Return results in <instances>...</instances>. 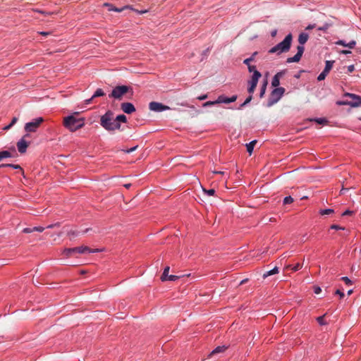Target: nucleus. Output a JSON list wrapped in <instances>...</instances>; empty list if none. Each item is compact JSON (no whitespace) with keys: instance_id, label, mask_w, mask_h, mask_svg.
Masks as SVG:
<instances>
[{"instance_id":"obj_1","label":"nucleus","mask_w":361,"mask_h":361,"mask_svg":"<svg viewBox=\"0 0 361 361\" xmlns=\"http://www.w3.org/2000/svg\"><path fill=\"white\" fill-rule=\"evenodd\" d=\"M100 125L107 131L120 130L121 123L114 121V112L108 110L100 118Z\"/></svg>"},{"instance_id":"obj_2","label":"nucleus","mask_w":361,"mask_h":361,"mask_svg":"<svg viewBox=\"0 0 361 361\" xmlns=\"http://www.w3.org/2000/svg\"><path fill=\"white\" fill-rule=\"evenodd\" d=\"M293 41V35L291 33L288 34L283 40L269 50V54H276L280 55L282 53L288 52L291 47Z\"/></svg>"},{"instance_id":"obj_3","label":"nucleus","mask_w":361,"mask_h":361,"mask_svg":"<svg viewBox=\"0 0 361 361\" xmlns=\"http://www.w3.org/2000/svg\"><path fill=\"white\" fill-rule=\"evenodd\" d=\"M64 126L71 132H75L85 126L84 118H76L73 114L65 117Z\"/></svg>"},{"instance_id":"obj_4","label":"nucleus","mask_w":361,"mask_h":361,"mask_svg":"<svg viewBox=\"0 0 361 361\" xmlns=\"http://www.w3.org/2000/svg\"><path fill=\"white\" fill-rule=\"evenodd\" d=\"M133 93V89L130 86L117 85L113 88L111 94H109V97L115 99H121L123 95L129 94L130 97H132Z\"/></svg>"},{"instance_id":"obj_5","label":"nucleus","mask_w":361,"mask_h":361,"mask_svg":"<svg viewBox=\"0 0 361 361\" xmlns=\"http://www.w3.org/2000/svg\"><path fill=\"white\" fill-rule=\"evenodd\" d=\"M100 250L99 249H91L87 246H80L76 247L71 248H66L63 250V253L66 256L70 257L73 254L79 253V254H92L99 252Z\"/></svg>"},{"instance_id":"obj_6","label":"nucleus","mask_w":361,"mask_h":361,"mask_svg":"<svg viewBox=\"0 0 361 361\" xmlns=\"http://www.w3.org/2000/svg\"><path fill=\"white\" fill-rule=\"evenodd\" d=\"M285 92L284 87H276L271 90L269 97L268 99L267 103L266 106L267 107H271L276 103H277L281 98L283 97Z\"/></svg>"},{"instance_id":"obj_7","label":"nucleus","mask_w":361,"mask_h":361,"mask_svg":"<svg viewBox=\"0 0 361 361\" xmlns=\"http://www.w3.org/2000/svg\"><path fill=\"white\" fill-rule=\"evenodd\" d=\"M42 117H37L32 119V121L25 123V130L28 133L36 132L39 125L43 122Z\"/></svg>"},{"instance_id":"obj_8","label":"nucleus","mask_w":361,"mask_h":361,"mask_svg":"<svg viewBox=\"0 0 361 361\" xmlns=\"http://www.w3.org/2000/svg\"><path fill=\"white\" fill-rule=\"evenodd\" d=\"M262 77L260 72H255V75H252L250 80L248 81L247 92L249 94H253L254 91L257 85L259 78Z\"/></svg>"},{"instance_id":"obj_9","label":"nucleus","mask_w":361,"mask_h":361,"mask_svg":"<svg viewBox=\"0 0 361 361\" xmlns=\"http://www.w3.org/2000/svg\"><path fill=\"white\" fill-rule=\"evenodd\" d=\"M305 50L303 44H300L297 47V53L292 57H288L286 59V63H297L299 62Z\"/></svg>"},{"instance_id":"obj_10","label":"nucleus","mask_w":361,"mask_h":361,"mask_svg":"<svg viewBox=\"0 0 361 361\" xmlns=\"http://www.w3.org/2000/svg\"><path fill=\"white\" fill-rule=\"evenodd\" d=\"M334 62L335 61L333 60L326 61L325 67H324V70L317 76V80L322 81L325 79L326 75L329 74V71L331 70Z\"/></svg>"},{"instance_id":"obj_11","label":"nucleus","mask_w":361,"mask_h":361,"mask_svg":"<svg viewBox=\"0 0 361 361\" xmlns=\"http://www.w3.org/2000/svg\"><path fill=\"white\" fill-rule=\"evenodd\" d=\"M149 109L152 111L162 112L166 110H169L170 107L158 102H151L149 104Z\"/></svg>"},{"instance_id":"obj_12","label":"nucleus","mask_w":361,"mask_h":361,"mask_svg":"<svg viewBox=\"0 0 361 361\" xmlns=\"http://www.w3.org/2000/svg\"><path fill=\"white\" fill-rule=\"evenodd\" d=\"M30 134L26 133L17 142V148L18 152L20 154H24L26 152L27 148L29 145V142L25 140L26 137H29Z\"/></svg>"},{"instance_id":"obj_13","label":"nucleus","mask_w":361,"mask_h":361,"mask_svg":"<svg viewBox=\"0 0 361 361\" xmlns=\"http://www.w3.org/2000/svg\"><path fill=\"white\" fill-rule=\"evenodd\" d=\"M344 97H348L353 99V101H349L350 103V107H361V96L353 93L346 92L344 94Z\"/></svg>"},{"instance_id":"obj_14","label":"nucleus","mask_w":361,"mask_h":361,"mask_svg":"<svg viewBox=\"0 0 361 361\" xmlns=\"http://www.w3.org/2000/svg\"><path fill=\"white\" fill-rule=\"evenodd\" d=\"M238 98L237 95H233L230 97L225 96L224 94L219 95L217 97V102L218 104H229L232 103L236 101Z\"/></svg>"},{"instance_id":"obj_15","label":"nucleus","mask_w":361,"mask_h":361,"mask_svg":"<svg viewBox=\"0 0 361 361\" xmlns=\"http://www.w3.org/2000/svg\"><path fill=\"white\" fill-rule=\"evenodd\" d=\"M121 108L126 114H130L136 111L134 104L131 102H123L121 104Z\"/></svg>"},{"instance_id":"obj_16","label":"nucleus","mask_w":361,"mask_h":361,"mask_svg":"<svg viewBox=\"0 0 361 361\" xmlns=\"http://www.w3.org/2000/svg\"><path fill=\"white\" fill-rule=\"evenodd\" d=\"M104 6L106 7L108 11H115V12H121L126 9H133L132 6H124L121 8H117L114 6L112 4L110 3H104Z\"/></svg>"},{"instance_id":"obj_17","label":"nucleus","mask_w":361,"mask_h":361,"mask_svg":"<svg viewBox=\"0 0 361 361\" xmlns=\"http://www.w3.org/2000/svg\"><path fill=\"white\" fill-rule=\"evenodd\" d=\"M336 44L346 47L350 49H353L356 45V42L355 40H351L348 43H346L345 41L343 39H339L336 42Z\"/></svg>"},{"instance_id":"obj_18","label":"nucleus","mask_w":361,"mask_h":361,"mask_svg":"<svg viewBox=\"0 0 361 361\" xmlns=\"http://www.w3.org/2000/svg\"><path fill=\"white\" fill-rule=\"evenodd\" d=\"M4 167H9V168H12L13 169H20L22 171L23 175L24 176L23 169L18 164H0V169L4 168Z\"/></svg>"},{"instance_id":"obj_19","label":"nucleus","mask_w":361,"mask_h":361,"mask_svg":"<svg viewBox=\"0 0 361 361\" xmlns=\"http://www.w3.org/2000/svg\"><path fill=\"white\" fill-rule=\"evenodd\" d=\"M308 37H309V35L307 33H305V32H302L299 35V37H298V42H299V44H303L305 43H306V42L307 41L308 39Z\"/></svg>"},{"instance_id":"obj_20","label":"nucleus","mask_w":361,"mask_h":361,"mask_svg":"<svg viewBox=\"0 0 361 361\" xmlns=\"http://www.w3.org/2000/svg\"><path fill=\"white\" fill-rule=\"evenodd\" d=\"M256 142H257V140H252L251 142H250L249 143L246 144L247 152L249 153L250 155L252 154Z\"/></svg>"},{"instance_id":"obj_21","label":"nucleus","mask_w":361,"mask_h":361,"mask_svg":"<svg viewBox=\"0 0 361 361\" xmlns=\"http://www.w3.org/2000/svg\"><path fill=\"white\" fill-rule=\"evenodd\" d=\"M14 156L8 150H3L0 152V161L4 159L13 157Z\"/></svg>"},{"instance_id":"obj_22","label":"nucleus","mask_w":361,"mask_h":361,"mask_svg":"<svg viewBox=\"0 0 361 361\" xmlns=\"http://www.w3.org/2000/svg\"><path fill=\"white\" fill-rule=\"evenodd\" d=\"M279 273V268L277 267H274L273 269H271L269 271H266L263 274V278L265 279L269 276L276 274Z\"/></svg>"},{"instance_id":"obj_23","label":"nucleus","mask_w":361,"mask_h":361,"mask_svg":"<svg viewBox=\"0 0 361 361\" xmlns=\"http://www.w3.org/2000/svg\"><path fill=\"white\" fill-rule=\"evenodd\" d=\"M334 212V210L331 208L321 209L319 210V214L322 216L333 214Z\"/></svg>"},{"instance_id":"obj_24","label":"nucleus","mask_w":361,"mask_h":361,"mask_svg":"<svg viewBox=\"0 0 361 361\" xmlns=\"http://www.w3.org/2000/svg\"><path fill=\"white\" fill-rule=\"evenodd\" d=\"M267 84H268L267 80H264V82L262 83V85H261L259 95L260 98H262L264 96Z\"/></svg>"},{"instance_id":"obj_25","label":"nucleus","mask_w":361,"mask_h":361,"mask_svg":"<svg viewBox=\"0 0 361 361\" xmlns=\"http://www.w3.org/2000/svg\"><path fill=\"white\" fill-rule=\"evenodd\" d=\"M311 121L316 122L320 125H326L329 123V121L326 118H314Z\"/></svg>"},{"instance_id":"obj_26","label":"nucleus","mask_w":361,"mask_h":361,"mask_svg":"<svg viewBox=\"0 0 361 361\" xmlns=\"http://www.w3.org/2000/svg\"><path fill=\"white\" fill-rule=\"evenodd\" d=\"M115 122L118 123H126L127 122V117L124 114H119L116 116L114 118Z\"/></svg>"},{"instance_id":"obj_27","label":"nucleus","mask_w":361,"mask_h":361,"mask_svg":"<svg viewBox=\"0 0 361 361\" xmlns=\"http://www.w3.org/2000/svg\"><path fill=\"white\" fill-rule=\"evenodd\" d=\"M257 54H258L257 51L253 52L252 54V55L250 56V57L244 59L243 63L245 64V65L250 64V62L253 61L255 60V58L257 55Z\"/></svg>"},{"instance_id":"obj_28","label":"nucleus","mask_w":361,"mask_h":361,"mask_svg":"<svg viewBox=\"0 0 361 361\" xmlns=\"http://www.w3.org/2000/svg\"><path fill=\"white\" fill-rule=\"evenodd\" d=\"M169 269H170V267L169 266H167V267H166L164 268L163 274H162V275L161 276V280L162 281H166V278L169 276Z\"/></svg>"},{"instance_id":"obj_29","label":"nucleus","mask_w":361,"mask_h":361,"mask_svg":"<svg viewBox=\"0 0 361 361\" xmlns=\"http://www.w3.org/2000/svg\"><path fill=\"white\" fill-rule=\"evenodd\" d=\"M226 349V347L225 345L217 346L216 348H214V349L211 352V355L216 354V353H222V352H224Z\"/></svg>"},{"instance_id":"obj_30","label":"nucleus","mask_w":361,"mask_h":361,"mask_svg":"<svg viewBox=\"0 0 361 361\" xmlns=\"http://www.w3.org/2000/svg\"><path fill=\"white\" fill-rule=\"evenodd\" d=\"M280 80L278 78L277 75H274L271 80V85L274 87H279Z\"/></svg>"},{"instance_id":"obj_31","label":"nucleus","mask_w":361,"mask_h":361,"mask_svg":"<svg viewBox=\"0 0 361 361\" xmlns=\"http://www.w3.org/2000/svg\"><path fill=\"white\" fill-rule=\"evenodd\" d=\"M301 268H302V265L300 263H297L294 266L289 264L286 267V269H290L293 270V271H297L300 270Z\"/></svg>"},{"instance_id":"obj_32","label":"nucleus","mask_w":361,"mask_h":361,"mask_svg":"<svg viewBox=\"0 0 361 361\" xmlns=\"http://www.w3.org/2000/svg\"><path fill=\"white\" fill-rule=\"evenodd\" d=\"M105 94L104 90L101 88H98L92 95V98H96L98 97H102Z\"/></svg>"},{"instance_id":"obj_33","label":"nucleus","mask_w":361,"mask_h":361,"mask_svg":"<svg viewBox=\"0 0 361 361\" xmlns=\"http://www.w3.org/2000/svg\"><path fill=\"white\" fill-rule=\"evenodd\" d=\"M332 25V23H325L322 26L317 27L319 31L326 32V30Z\"/></svg>"},{"instance_id":"obj_34","label":"nucleus","mask_w":361,"mask_h":361,"mask_svg":"<svg viewBox=\"0 0 361 361\" xmlns=\"http://www.w3.org/2000/svg\"><path fill=\"white\" fill-rule=\"evenodd\" d=\"M202 190H203L204 193L208 196H213L216 193L215 190L213 188H211V189L202 188Z\"/></svg>"},{"instance_id":"obj_35","label":"nucleus","mask_w":361,"mask_h":361,"mask_svg":"<svg viewBox=\"0 0 361 361\" xmlns=\"http://www.w3.org/2000/svg\"><path fill=\"white\" fill-rule=\"evenodd\" d=\"M67 235L71 239H73L79 235V232L77 231L70 230L67 232Z\"/></svg>"},{"instance_id":"obj_36","label":"nucleus","mask_w":361,"mask_h":361,"mask_svg":"<svg viewBox=\"0 0 361 361\" xmlns=\"http://www.w3.org/2000/svg\"><path fill=\"white\" fill-rule=\"evenodd\" d=\"M341 280H342L348 286H351L353 283V281L348 276H342Z\"/></svg>"},{"instance_id":"obj_37","label":"nucleus","mask_w":361,"mask_h":361,"mask_svg":"<svg viewBox=\"0 0 361 361\" xmlns=\"http://www.w3.org/2000/svg\"><path fill=\"white\" fill-rule=\"evenodd\" d=\"M294 201L293 198L291 196H286L284 197L283 200V203L284 204H291Z\"/></svg>"},{"instance_id":"obj_38","label":"nucleus","mask_w":361,"mask_h":361,"mask_svg":"<svg viewBox=\"0 0 361 361\" xmlns=\"http://www.w3.org/2000/svg\"><path fill=\"white\" fill-rule=\"evenodd\" d=\"M247 66L248 71L250 73H253L252 75H255V72H259V71L257 70V68L255 65L249 64V65H247Z\"/></svg>"},{"instance_id":"obj_39","label":"nucleus","mask_w":361,"mask_h":361,"mask_svg":"<svg viewBox=\"0 0 361 361\" xmlns=\"http://www.w3.org/2000/svg\"><path fill=\"white\" fill-rule=\"evenodd\" d=\"M336 104L338 105V106H350V103L349 101H344V100H338L336 101Z\"/></svg>"},{"instance_id":"obj_40","label":"nucleus","mask_w":361,"mask_h":361,"mask_svg":"<svg viewBox=\"0 0 361 361\" xmlns=\"http://www.w3.org/2000/svg\"><path fill=\"white\" fill-rule=\"evenodd\" d=\"M317 321L318 324L321 326H324L326 324V322L324 321V315L318 317L317 318Z\"/></svg>"},{"instance_id":"obj_41","label":"nucleus","mask_w":361,"mask_h":361,"mask_svg":"<svg viewBox=\"0 0 361 361\" xmlns=\"http://www.w3.org/2000/svg\"><path fill=\"white\" fill-rule=\"evenodd\" d=\"M138 147V145H135L131 148H129V149H121L123 152L126 153V154H129V153H131L134 151H135Z\"/></svg>"},{"instance_id":"obj_42","label":"nucleus","mask_w":361,"mask_h":361,"mask_svg":"<svg viewBox=\"0 0 361 361\" xmlns=\"http://www.w3.org/2000/svg\"><path fill=\"white\" fill-rule=\"evenodd\" d=\"M330 229L337 230V231H344L345 228L342 227L337 224H333L330 226Z\"/></svg>"},{"instance_id":"obj_43","label":"nucleus","mask_w":361,"mask_h":361,"mask_svg":"<svg viewBox=\"0 0 361 361\" xmlns=\"http://www.w3.org/2000/svg\"><path fill=\"white\" fill-rule=\"evenodd\" d=\"M214 104H218L217 99L214 101H208V102H205L204 104H203V106H204V107L209 106H212Z\"/></svg>"},{"instance_id":"obj_44","label":"nucleus","mask_w":361,"mask_h":361,"mask_svg":"<svg viewBox=\"0 0 361 361\" xmlns=\"http://www.w3.org/2000/svg\"><path fill=\"white\" fill-rule=\"evenodd\" d=\"M178 279H179L178 276L171 274L168 276V277L166 278V281H175Z\"/></svg>"},{"instance_id":"obj_45","label":"nucleus","mask_w":361,"mask_h":361,"mask_svg":"<svg viewBox=\"0 0 361 361\" xmlns=\"http://www.w3.org/2000/svg\"><path fill=\"white\" fill-rule=\"evenodd\" d=\"M45 227H43V226H34L32 227V230H34V231H37V232H43L44 230H45Z\"/></svg>"},{"instance_id":"obj_46","label":"nucleus","mask_w":361,"mask_h":361,"mask_svg":"<svg viewBox=\"0 0 361 361\" xmlns=\"http://www.w3.org/2000/svg\"><path fill=\"white\" fill-rule=\"evenodd\" d=\"M286 72V70H282L279 72H277L274 75H277L278 78L280 80L281 78H282Z\"/></svg>"},{"instance_id":"obj_47","label":"nucleus","mask_w":361,"mask_h":361,"mask_svg":"<svg viewBox=\"0 0 361 361\" xmlns=\"http://www.w3.org/2000/svg\"><path fill=\"white\" fill-rule=\"evenodd\" d=\"M335 295H339V298L341 299L343 298L344 296H345V294L343 291H341L340 289H337L336 291H335Z\"/></svg>"},{"instance_id":"obj_48","label":"nucleus","mask_w":361,"mask_h":361,"mask_svg":"<svg viewBox=\"0 0 361 361\" xmlns=\"http://www.w3.org/2000/svg\"><path fill=\"white\" fill-rule=\"evenodd\" d=\"M60 223L59 222H56L55 224H49L48 225L47 227H45L46 228H53L54 227H59L60 226Z\"/></svg>"},{"instance_id":"obj_49","label":"nucleus","mask_w":361,"mask_h":361,"mask_svg":"<svg viewBox=\"0 0 361 361\" xmlns=\"http://www.w3.org/2000/svg\"><path fill=\"white\" fill-rule=\"evenodd\" d=\"M132 11H135L136 13L137 14H144V13H146L147 12V10H141V11H139V10H137L134 8H133V9H131Z\"/></svg>"},{"instance_id":"obj_50","label":"nucleus","mask_w":361,"mask_h":361,"mask_svg":"<svg viewBox=\"0 0 361 361\" xmlns=\"http://www.w3.org/2000/svg\"><path fill=\"white\" fill-rule=\"evenodd\" d=\"M23 232L25 233H32L34 232V230H32V228H25L23 230Z\"/></svg>"},{"instance_id":"obj_51","label":"nucleus","mask_w":361,"mask_h":361,"mask_svg":"<svg viewBox=\"0 0 361 361\" xmlns=\"http://www.w3.org/2000/svg\"><path fill=\"white\" fill-rule=\"evenodd\" d=\"M321 291H322V288L319 286H314V293L315 294H319L321 293Z\"/></svg>"},{"instance_id":"obj_52","label":"nucleus","mask_w":361,"mask_h":361,"mask_svg":"<svg viewBox=\"0 0 361 361\" xmlns=\"http://www.w3.org/2000/svg\"><path fill=\"white\" fill-rule=\"evenodd\" d=\"M353 213V211L350 210V209H346L345 210L343 213H342V216H348V215H350Z\"/></svg>"},{"instance_id":"obj_53","label":"nucleus","mask_w":361,"mask_h":361,"mask_svg":"<svg viewBox=\"0 0 361 361\" xmlns=\"http://www.w3.org/2000/svg\"><path fill=\"white\" fill-rule=\"evenodd\" d=\"M252 98H253L252 94H249V96L245 100V104H249L252 101Z\"/></svg>"},{"instance_id":"obj_54","label":"nucleus","mask_w":361,"mask_h":361,"mask_svg":"<svg viewBox=\"0 0 361 361\" xmlns=\"http://www.w3.org/2000/svg\"><path fill=\"white\" fill-rule=\"evenodd\" d=\"M354 70H355V66H354V65H350V66H348V71L349 73L353 72Z\"/></svg>"},{"instance_id":"obj_55","label":"nucleus","mask_w":361,"mask_h":361,"mask_svg":"<svg viewBox=\"0 0 361 361\" xmlns=\"http://www.w3.org/2000/svg\"><path fill=\"white\" fill-rule=\"evenodd\" d=\"M207 98V94H202V95L199 96L197 97V99H199V100H204Z\"/></svg>"},{"instance_id":"obj_56","label":"nucleus","mask_w":361,"mask_h":361,"mask_svg":"<svg viewBox=\"0 0 361 361\" xmlns=\"http://www.w3.org/2000/svg\"><path fill=\"white\" fill-rule=\"evenodd\" d=\"M93 99L94 98H92V96L90 98L85 99V104H90L92 102V101L93 100Z\"/></svg>"},{"instance_id":"obj_57","label":"nucleus","mask_w":361,"mask_h":361,"mask_svg":"<svg viewBox=\"0 0 361 361\" xmlns=\"http://www.w3.org/2000/svg\"><path fill=\"white\" fill-rule=\"evenodd\" d=\"M18 121V118L17 117H13L11 120V122L10 123V124L13 126Z\"/></svg>"},{"instance_id":"obj_58","label":"nucleus","mask_w":361,"mask_h":361,"mask_svg":"<svg viewBox=\"0 0 361 361\" xmlns=\"http://www.w3.org/2000/svg\"><path fill=\"white\" fill-rule=\"evenodd\" d=\"M315 27V24H309L307 27H306V30H312L313 28Z\"/></svg>"},{"instance_id":"obj_59","label":"nucleus","mask_w":361,"mask_h":361,"mask_svg":"<svg viewBox=\"0 0 361 361\" xmlns=\"http://www.w3.org/2000/svg\"><path fill=\"white\" fill-rule=\"evenodd\" d=\"M303 72H304V71H303V70H300V71L297 74H295V75H294V77H295V78H300V74H301L302 73H303Z\"/></svg>"},{"instance_id":"obj_60","label":"nucleus","mask_w":361,"mask_h":361,"mask_svg":"<svg viewBox=\"0 0 361 361\" xmlns=\"http://www.w3.org/2000/svg\"><path fill=\"white\" fill-rule=\"evenodd\" d=\"M39 33L43 36H47L51 34V32H44V31L39 32Z\"/></svg>"},{"instance_id":"obj_61","label":"nucleus","mask_w":361,"mask_h":361,"mask_svg":"<svg viewBox=\"0 0 361 361\" xmlns=\"http://www.w3.org/2000/svg\"><path fill=\"white\" fill-rule=\"evenodd\" d=\"M11 127H12V126L9 123L8 125L4 126L3 128V129L5 130H7L10 129Z\"/></svg>"},{"instance_id":"obj_62","label":"nucleus","mask_w":361,"mask_h":361,"mask_svg":"<svg viewBox=\"0 0 361 361\" xmlns=\"http://www.w3.org/2000/svg\"><path fill=\"white\" fill-rule=\"evenodd\" d=\"M276 33H277V30H272L271 32V37H275Z\"/></svg>"},{"instance_id":"obj_63","label":"nucleus","mask_w":361,"mask_h":361,"mask_svg":"<svg viewBox=\"0 0 361 361\" xmlns=\"http://www.w3.org/2000/svg\"><path fill=\"white\" fill-rule=\"evenodd\" d=\"M247 104H245V102L244 101V102L243 104H241L239 107L238 108V109H241L243 107H244L245 105H247Z\"/></svg>"},{"instance_id":"obj_64","label":"nucleus","mask_w":361,"mask_h":361,"mask_svg":"<svg viewBox=\"0 0 361 361\" xmlns=\"http://www.w3.org/2000/svg\"><path fill=\"white\" fill-rule=\"evenodd\" d=\"M209 51V48H207L206 50H204L203 52H202V55L204 56H207V53Z\"/></svg>"}]
</instances>
